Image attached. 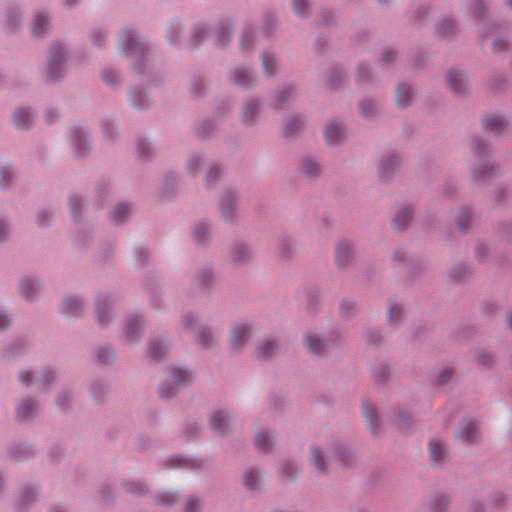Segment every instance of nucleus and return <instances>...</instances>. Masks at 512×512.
I'll return each mask as SVG.
<instances>
[{"label":"nucleus","instance_id":"20e7f679","mask_svg":"<svg viewBox=\"0 0 512 512\" xmlns=\"http://www.w3.org/2000/svg\"><path fill=\"white\" fill-rule=\"evenodd\" d=\"M121 301V296L115 292L99 293L94 302V318L101 328H107L114 320L115 306Z\"/></svg>","mask_w":512,"mask_h":512},{"label":"nucleus","instance_id":"aec40b11","mask_svg":"<svg viewBox=\"0 0 512 512\" xmlns=\"http://www.w3.org/2000/svg\"><path fill=\"white\" fill-rule=\"evenodd\" d=\"M212 224L206 219L195 222L191 228L192 241L198 248H206L211 242Z\"/></svg>","mask_w":512,"mask_h":512},{"label":"nucleus","instance_id":"bf43d9fd","mask_svg":"<svg viewBox=\"0 0 512 512\" xmlns=\"http://www.w3.org/2000/svg\"><path fill=\"white\" fill-rule=\"evenodd\" d=\"M359 306L352 298H345L341 301L339 311L343 318L349 319L357 314Z\"/></svg>","mask_w":512,"mask_h":512},{"label":"nucleus","instance_id":"4be33fe9","mask_svg":"<svg viewBox=\"0 0 512 512\" xmlns=\"http://www.w3.org/2000/svg\"><path fill=\"white\" fill-rule=\"evenodd\" d=\"M38 413V403L31 397H23L15 404V417L24 423L33 419Z\"/></svg>","mask_w":512,"mask_h":512},{"label":"nucleus","instance_id":"1a4fd4ad","mask_svg":"<svg viewBox=\"0 0 512 512\" xmlns=\"http://www.w3.org/2000/svg\"><path fill=\"white\" fill-rule=\"evenodd\" d=\"M16 291L25 302L35 303L44 292L43 280L35 273L22 275L17 280Z\"/></svg>","mask_w":512,"mask_h":512},{"label":"nucleus","instance_id":"6e6552de","mask_svg":"<svg viewBox=\"0 0 512 512\" xmlns=\"http://www.w3.org/2000/svg\"><path fill=\"white\" fill-rule=\"evenodd\" d=\"M325 457L332 459L333 457L339 459L343 464H349L351 461L352 454L350 450L342 443L336 442L329 451L324 452L318 447H311L310 449V461L312 465L320 471H325Z\"/></svg>","mask_w":512,"mask_h":512},{"label":"nucleus","instance_id":"393cba45","mask_svg":"<svg viewBox=\"0 0 512 512\" xmlns=\"http://www.w3.org/2000/svg\"><path fill=\"white\" fill-rule=\"evenodd\" d=\"M170 345L171 343L167 335L152 337L148 343L147 357L152 361L160 360L169 351Z\"/></svg>","mask_w":512,"mask_h":512},{"label":"nucleus","instance_id":"6ab92c4d","mask_svg":"<svg viewBox=\"0 0 512 512\" xmlns=\"http://www.w3.org/2000/svg\"><path fill=\"white\" fill-rule=\"evenodd\" d=\"M346 134L347 130L345 124L337 119L329 120L323 131L324 141L330 146L339 144L345 139Z\"/></svg>","mask_w":512,"mask_h":512},{"label":"nucleus","instance_id":"c9c22d12","mask_svg":"<svg viewBox=\"0 0 512 512\" xmlns=\"http://www.w3.org/2000/svg\"><path fill=\"white\" fill-rule=\"evenodd\" d=\"M257 45V36L255 30L246 26L239 39V49L243 54L251 53Z\"/></svg>","mask_w":512,"mask_h":512},{"label":"nucleus","instance_id":"13d9d810","mask_svg":"<svg viewBox=\"0 0 512 512\" xmlns=\"http://www.w3.org/2000/svg\"><path fill=\"white\" fill-rule=\"evenodd\" d=\"M12 235V223L10 217L0 213V245L7 243Z\"/></svg>","mask_w":512,"mask_h":512},{"label":"nucleus","instance_id":"2f4dec72","mask_svg":"<svg viewBox=\"0 0 512 512\" xmlns=\"http://www.w3.org/2000/svg\"><path fill=\"white\" fill-rule=\"evenodd\" d=\"M165 465L169 468L198 469L202 461L194 457L173 455L166 460Z\"/></svg>","mask_w":512,"mask_h":512},{"label":"nucleus","instance_id":"864d4df0","mask_svg":"<svg viewBox=\"0 0 512 512\" xmlns=\"http://www.w3.org/2000/svg\"><path fill=\"white\" fill-rule=\"evenodd\" d=\"M68 205L71 217L74 221H77L85 207V201L83 197L78 194H72L69 197Z\"/></svg>","mask_w":512,"mask_h":512},{"label":"nucleus","instance_id":"37998d69","mask_svg":"<svg viewBox=\"0 0 512 512\" xmlns=\"http://www.w3.org/2000/svg\"><path fill=\"white\" fill-rule=\"evenodd\" d=\"M263 472L259 468H250L243 475V483L249 490H257L261 487Z\"/></svg>","mask_w":512,"mask_h":512},{"label":"nucleus","instance_id":"c85d7f7f","mask_svg":"<svg viewBox=\"0 0 512 512\" xmlns=\"http://www.w3.org/2000/svg\"><path fill=\"white\" fill-rule=\"evenodd\" d=\"M455 436L465 443H474L478 438V429L471 419L462 420L455 432Z\"/></svg>","mask_w":512,"mask_h":512},{"label":"nucleus","instance_id":"a211bd4d","mask_svg":"<svg viewBox=\"0 0 512 512\" xmlns=\"http://www.w3.org/2000/svg\"><path fill=\"white\" fill-rule=\"evenodd\" d=\"M237 200V194L230 190L224 191L221 195L218 204V213L224 222L230 223L236 218Z\"/></svg>","mask_w":512,"mask_h":512},{"label":"nucleus","instance_id":"f8f14e48","mask_svg":"<svg viewBox=\"0 0 512 512\" xmlns=\"http://www.w3.org/2000/svg\"><path fill=\"white\" fill-rule=\"evenodd\" d=\"M208 427L217 436H225L232 430V418L225 408H215L208 414Z\"/></svg>","mask_w":512,"mask_h":512},{"label":"nucleus","instance_id":"b1692460","mask_svg":"<svg viewBox=\"0 0 512 512\" xmlns=\"http://www.w3.org/2000/svg\"><path fill=\"white\" fill-rule=\"evenodd\" d=\"M401 159L396 154H385L383 155L377 165L379 177L383 181L390 180L400 166Z\"/></svg>","mask_w":512,"mask_h":512},{"label":"nucleus","instance_id":"603ef678","mask_svg":"<svg viewBox=\"0 0 512 512\" xmlns=\"http://www.w3.org/2000/svg\"><path fill=\"white\" fill-rule=\"evenodd\" d=\"M196 281L204 286L210 287L214 282V270L210 265H204L198 269L195 275Z\"/></svg>","mask_w":512,"mask_h":512},{"label":"nucleus","instance_id":"de8ad7c7","mask_svg":"<svg viewBox=\"0 0 512 512\" xmlns=\"http://www.w3.org/2000/svg\"><path fill=\"white\" fill-rule=\"evenodd\" d=\"M132 211L133 207L129 202H119L111 212V219L115 223H123L131 215Z\"/></svg>","mask_w":512,"mask_h":512},{"label":"nucleus","instance_id":"3c124183","mask_svg":"<svg viewBox=\"0 0 512 512\" xmlns=\"http://www.w3.org/2000/svg\"><path fill=\"white\" fill-rule=\"evenodd\" d=\"M458 32L454 21L450 18L440 20L436 25V33L443 38H450Z\"/></svg>","mask_w":512,"mask_h":512},{"label":"nucleus","instance_id":"9b49d317","mask_svg":"<svg viewBox=\"0 0 512 512\" xmlns=\"http://www.w3.org/2000/svg\"><path fill=\"white\" fill-rule=\"evenodd\" d=\"M253 331V322L248 319L235 321L229 331L228 344L231 350H241L250 340Z\"/></svg>","mask_w":512,"mask_h":512},{"label":"nucleus","instance_id":"7c9ffc66","mask_svg":"<svg viewBox=\"0 0 512 512\" xmlns=\"http://www.w3.org/2000/svg\"><path fill=\"white\" fill-rule=\"evenodd\" d=\"M17 178V173L11 162L0 160V190L10 189Z\"/></svg>","mask_w":512,"mask_h":512},{"label":"nucleus","instance_id":"338daca9","mask_svg":"<svg viewBox=\"0 0 512 512\" xmlns=\"http://www.w3.org/2000/svg\"><path fill=\"white\" fill-rule=\"evenodd\" d=\"M30 346L26 338H17L6 350V356H15L23 353Z\"/></svg>","mask_w":512,"mask_h":512},{"label":"nucleus","instance_id":"4c0bfd02","mask_svg":"<svg viewBox=\"0 0 512 512\" xmlns=\"http://www.w3.org/2000/svg\"><path fill=\"white\" fill-rule=\"evenodd\" d=\"M128 101L136 109H145L150 105L148 93L140 87H133L129 90Z\"/></svg>","mask_w":512,"mask_h":512},{"label":"nucleus","instance_id":"423d86ee","mask_svg":"<svg viewBox=\"0 0 512 512\" xmlns=\"http://www.w3.org/2000/svg\"><path fill=\"white\" fill-rule=\"evenodd\" d=\"M263 103L260 98L248 96L240 104L238 120L244 128L257 127L262 119Z\"/></svg>","mask_w":512,"mask_h":512},{"label":"nucleus","instance_id":"bb28decb","mask_svg":"<svg viewBox=\"0 0 512 512\" xmlns=\"http://www.w3.org/2000/svg\"><path fill=\"white\" fill-rule=\"evenodd\" d=\"M254 251L245 242H236L229 251L230 260L238 265L245 264L252 259Z\"/></svg>","mask_w":512,"mask_h":512},{"label":"nucleus","instance_id":"5fc2aeb1","mask_svg":"<svg viewBox=\"0 0 512 512\" xmlns=\"http://www.w3.org/2000/svg\"><path fill=\"white\" fill-rule=\"evenodd\" d=\"M395 424L398 429L405 431L412 423V416L410 411L406 407H399L395 412Z\"/></svg>","mask_w":512,"mask_h":512},{"label":"nucleus","instance_id":"c756f323","mask_svg":"<svg viewBox=\"0 0 512 512\" xmlns=\"http://www.w3.org/2000/svg\"><path fill=\"white\" fill-rule=\"evenodd\" d=\"M207 160V155L204 151H192L188 154L185 160V171L191 176H196L204 163Z\"/></svg>","mask_w":512,"mask_h":512},{"label":"nucleus","instance_id":"ea45409f","mask_svg":"<svg viewBox=\"0 0 512 512\" xmlns=\"http://www.w3.org/2000/svg\"><path fill=\"white\" fill-rule=\"evenodd\" d=\"M482 124L486 131L498 134L506 128L508 122L502 115L490 114L483 118Z\"/></svg>","mask_w":512,"mask_h":512},{"label":"nucleus","instance_id":"0e129e2a","mask_svg":"<svg viewBox=\"0 0 512 512\" xmlns=\"http://www.w3.org/2000/svg\"><path fill=\"white\" fill-rule=\"evenodd\" d=\"M277 349L278 344L276 340L265 339L258 345L257 351L260 356L268 358L271 357L276 352Z\"/></svg>","mask_w":512,"mask_h":512},{"label":"nucleus","instance_id":"8fccbe9b","mask_svg":"<svg viewBox=\"0 0 512 512\" xmlns=\"http://www.w3.org/2000/svg\"><path fill=\"white\" fill-rule=\"evenodd\" d=\"M299 471L298 465L291 460H283L278 465V474L283 480L294 479Z\"/></svg>","mask_w":512,"mask_h":512},{"label":"nucleus","instance_id":"ddd939ff","mask_svg":"<svg viewBox=\"0 0 512 512\" xmlns=\"http://www.w3.org/2000/svg\"><path fill=\"white\" fill-rule=\"evenodd\" d=\"M473 151L478 159V166L472 168V176L475 180L481 181L493 171V165L486 159L485 144L481 140L477 139L474 141Z\"/></svg>","mask_w":512,"mask_h":512},{"label":"nucleus","instance_id":"cd10ccee","mask_svg":"<svg viewBox=\"0 0 512 512\" xmlns=\"http://www.w3.org/2000/svg\"><path fill=\"white\" fill-rule=\"evenodd\" d=\"M22 10L19 6H10L5 10L3 29L7 33L17 31L22 24Z\"/></svg>","mask_w":512,"mask_h":512},{"label":"nucleus","instance_id":"5701e85b","mask_svg":"<svg viewBox=\"0 0 512 512\" xmlns=\"http://www.w3.org/2000/svg\"><path fill=\"white\" fill-rule=\"evenodd\" d=\"M35 114L29 106H18L11 114V122L17 130H28L33 126Z\"/></svg>","mask_w":512,"mask_h":512},{"label":"nucleus","instance_id":"f3484780","mask_svg":"<svg viewBox=\"0 0 512 512\" xmlns=\"http://www.w3.org/2000/svg\"><path fill=\"white\" fill-rule=\"evenodd\" d=\"M68 141L76 156H84L90 149L88 133L82 127H71L68 133Z\"/></svg>","mask_w":512,"mask_h":512},{"label":"nucleus","instance_id":"69168bd1","mask_svg":"<svg viewBox=\"0 0 512 512\" xmlns=\"http://www.w3.org/2000/svg\"><path fill=\"white\" fill-rule=\"evenodd\" d=\"M96 360L101 364H110L115 359V353L109 346H101L95 350Z\"/></svg>","mask_w":512,"mask_h":512},{"label":"nucleus","instance_id":"e2e57ef3","mask_svg":"<svg viewBox=\"0 0 512 512\" xmlns=\"http://www.w3.org/2000/svg\"><path fill=\"white\" fill-rule=\"evenodd\" d=\"M302 170L307 176H316L321 171V165L313 157H304L302 160Z\"/></svg>","mask_w":512,"mask_h":512},{"label":"nucleus","instance_id":"412c9836","mask_svg":"<svg viewBox=\"0 0 512 512\" xmlns=\"http://www.w3.org/2000/svg\"><path fill=\"white\" fill-rule=\"evenodd\" d=\"M446 83L449 89L456 95H464L468 91V79L462 69H449L446 74Z\"/></svg>","mask_w":512,"mask_h":512},{"label":"nucleus","instance_id":"7ed1b4c3","mask_svg":"<svg viewBox=\"0 0 512 512\" xmlns=\"http://www.w3.org/2000/svg\"><path fill=\"white\" fill-rule=\"evenodd\" d=\"M70 58V50L66 43L54 41L51 43L47 62L42 70L43 77L49 82H56L65 76L66 64Z\"/></svg>","mask_w":512,"mask_h":512},{"label":"nucleus","instance_id":"f03ea898","mask_svg":"<svg viewBox=\"0 0 512 512\" xmlns=\"http://www.w3.org/2000/svg\"><path fill=\"white\" fill-rule=\"evenodd\" d=\"M168 375L160 383L158 394L162 399L174 397L180 390L189 386L194 378V370L183 364H172L167 367Z\"/></svg>","mask_w":512,"mask_h":512},{"label":"nucleus","instance_id":"0eeeda50","mask_svg":"<svg viewBox=\"0 0 512 512\" xmlns=\"http://www.w3.org/2000/svg\"><path fill=\"white\" fill-rule=\"evenodd\" d=\"M226 78L229 84L244 91L251 90L258 84L256 71L252 66L244 63L230 68L226 73Z\"/></svg>","mask_w":512,"mask_h":512},{"label":"nucleus","instance_id":"9d476101","mask_svg":"<svg viewBox=\"0 0 512 512\" xmlns=\"http://www.w3.org/2000/svg\"><path fill=\"white\" fill-rule=\"evenodd\" d=\"M145 319L141 312H133L126 316L122 340L127 345H136L142 338Z\"/></svg>","mask_w":512,"mask_h":512},{"label":"nucleus","instance_id":"a19ab883","mask_svg":"<svg viewBox=\"0 0 512 512\" xmlns=\"http://www.w3.org/2000/svg\"><path fill=\"white\" fill-rule=\"evenodd\" d=\"M217 339V335L207 326L199 327L198 331L195 333L196 343L204 349L215 346Z\"/></svg>","mask_w":512,"mask_h":512},{"label":"nucleus","instance_id":"c03bdc74","mask_svg":"<svg viewBox=\"0 0 512 512\" xmlns=\"http://www.w3.org/2000/svg\"><path fill=\"white\" fill-rule=\"evenodd\" d=\"M38 496V486L36 484L24 486L17 500V506L19 509H23L33 503Z\"/></svg>","mask_w":512,"mask_h":512},{"label":"nucleus","instance_id":"473e14b6","mask_svg":"<svg viewBox=\"0 0 512 512\" xmlns=\"http://www.w3.org/2000/svg\"><path fill=\"white\" fill-rule=\"evenodd\" d=\"M414 97V89L413 87L408 83H400L396 90L394 95V102L397 107L399 108H406L408 107Z\"/></svg>","mask_w":512,"mask_h":512},{"label":"nucleus","instance_id":"72a5a7b5","mask_svg":"<svg viewBox=\"0 0 512 512\" xmlns=\"http://www.w3.org/2000/svg\"><path fill=\"white\" fill-rule=\"evenodd\" d=\"M328 344V339L320 337L315 332H307L303 338L304 347L314 354H320Z\"/></svg>","mask_w":512,"mask_h":512},{"label":"nucleus","instance_id":"774afa93","mask_svg":"<svg viewBox=\"0 0 512 512\" xmlns=\"http://www.w3.org/2000/svg\"><path fill=\"white\" fill-rule=\"evenodd\" d=\"M358 110L362 117L370 118L377 111V103L372 99H363L359 102Z\"/></svg>","mask_w":512,"mask_h":512},{"label":"nucleus","instance_id":"e433bc0d","mask_svg":"<svg viewBox=\"0 0 512 512\" xmlns=\"http://www.w3.org/2000/svg\"><path fill=\"white\" fill-rule=\"evenodd\" d=\"M260 60H261L262 73L266 77H273L277 74L278 60L272 51H270V50L263 51L260 55Z\"/></svg>","mask_w":512,"mask_h":512},{"label":"nucleus","instance_id":"a18cd8bd","mask_svg":"<svg viewBox=\"0 0 512 512\" xmlns=\"http://www.w3.org/2000/svg\"><path fill=\"white\" fill-rule=\"evenodd\" d=\"M413 210L410 206L403 205L399 207L397 212L395 213L392 225L394 229L396 230H402L404 229L407 224L409 223L411 216H412Z\"/></svg>","mask_w":512,"mask_h":512},{"label":"nucleus","instance_id":"2eb2a0df","mask_svg":"<svg viewBox=\"0 0 512 512\" xmlns=\"http://www.w3.org/2000/svg\"><path fill=\"white\" fill-rule=\"evenodd\" d=\"M51 29V13L47 8H39L34 11L30 25V33L33 38L45 37Z\"/></svg>","mask_w":512,"mask_h":512},{"label":"nucleus","instance_id":"4d7b16f0","mask_svg":"<svg viewBox=\"0 0 512 512\" xmlns=\"http://www.w3.org/2000/svg\"><path fill=\"white\" fill-rule=\"evenodd\" d=\"M100 77L102 82L109 87H116L121 82L120 73L111 67L102 69Z\"/></svg>","mask_w":512,"mask_h":512},{"label":"nucleus","instance_id":"39448f33","mask_svg":"<svg viewBox=\"0 0 512 512\" xmlns=\"http://www.w3.org/2000/svg\"><path fill=\"white\" fill-rule=\"evenodd\" d=\"M233 25L229 21L219 22L212 28L204 23L196 24L193 28L192 37L195 41L203 40L208 34H211L213 41L217 46H226L231 39Z\"/></svg>","mask_w":512,"mask_h":512},{"label":"nucleus","instance_id":"a878e982","mask_svg":"<svg viewBox=\"0 0 512 512\" xmlns=\"http://www.w3.org/2000/svg\"><path fill=\"white\" fill-rule=\"evenodd\" d=\"M276 442L275 431L271 428H259L253 438L254 447L263 453L271 451Z\"/></svg>","mask_w":512,"mask_h":512},{"label":"nucleus","instance_id":"052dcab7","mask_svg":"<svg viewBox=\"0 0 512 512\" xmlns=\"http://www.w3.org/2000/svg\"><path fill=\"white\" fill-rule=\"evenodd\" d=\"M404 311L401 304L396 302L389 303L387 319L390 325L396 326L403 319Z\"/></svg>","mask_w":512,"mask_h":512},{"label":"nucleus","instance_id":"f257e3e1","mask_svg":"<svg viewBox=\"0 0 512 512\" xmlns=\"http://www.w3.org/2000/svg\"><path fill=\"white\" fill-rule=\"evenodd\" d=\"M117 48L120 54L130 60L135 71L144 72L148 62V44L134 28L126 27L119 32Z\"/></svg>","mask_w":512,"mask_h":512},{"label":"nucleus","instance_id":"680f3d73","mask_svg":"<svg viewBox=\"0 0 512 512\" xmlns=\"http://www.w3.org/2000/svg\"><path fill=\"white\" fill-rule=\"evenodd\" d=\"M429 454L433 461H440L446 454V449L440 439H433L429 443Z\"/></svg>","mask_w":512,"mask_h":512},{"label":"nucleus","instance_id":"09e8293b","mask_svg":"<svg viewBox=\"0 0 512 512\" xmlns=\"http://www.w3.org/2000/svg\"><path fill=\"white\" fill-rule=\"evenodd\" d=\"M153 147L150 141L144 137H138L136 140V155L141 161H148L153 157Z\"/></svg>","mask_w":512,"mask_h":512},{"label":"nucleus","instance_id":"6e6d98bb","mask_svg":"<svg viewBox=\"0 0 512 512\" xmlns=\"http://www.w3.org/2000/svg\"><path fill=\"white\" fill-rule=\"evenodd\" d=\"M57 379L56 370L51 367H46L42 370L36 378V384L39 388H47Z\"/></svg>","mask_w":512,"mask_h":512},{"label":"nucleus","instance_id":"4468645a","mask_svg":"<svg viewBox=\"0 0 512 512\" xmlns=\"http://www.w3.org/2000/svg\"><path fill=\"white\" fill-rule=\"evenodd\" d=\"M355 246L349 239H340L334 249V260L337 268L345 269L350 266L355 259Z\"/></svg>","mask_w":512,"mask_h":512},{"label":"nucleus","instance_id":"f704fd0d","mask_svg":"<svg viewBox=\"0 0 512 512\" xmlns=\"http://www.w3.org/2000/svg\"><path fill=\"white\" fill-rule=\"evenodd\" d=\"M202 316L200 312L195 310H189L184 312L180 317V326L182 329L190 330L194 334L198 331L202 325Z\"/></svg>","mask_w":512,"mask_h":512},{"label":"nucleus","instance_id":"dca6fc26","mask_svg":"<svg viewBox=\"0 0 512 512\" xmlns=\"http://www.w3.org/2000/svg\"><path fill=\"white\" fill-rule=\"evenodd\" d=\"M58 310L67 317H80L85 311V300L81 295L67 294L61 299Z\"/></svg>","mask_w":512,"mask_h":512},{"label":"nucleus","instance_id":"49530a36","mask_svg":"<svg viewBox=\"0 0 512 512\" xmlns=\"http://www.w3.org/2000/svg\"><path fill=\"white\" fill-rule=\"evenodd\" d=\"M306 123V117L302 114L293 115L287 118L283 123V132L290 136L301 130Z\"/></svg>","mask_w":512,"mask_h":512},{"label":"nucleus","instance_id":"58836bf2","mask_svg":"<svg viewBox=\"0 0 512 512\" xmlns=\"http://www.w3.org/2000/svg\"><path fill=\"white\" fill-rule=\"evenodd\" d=\"M294 88L291 85H283L274 90L270 96L272 107L280 109L291 98Z\"/></svg>","mask_w":512,"mask_h":512},{"label":"nucleus","instance_id":"79ce46f5","mask_svg":"<svg viewBox=\"0 0 512 512\" xmlns=\"http://www.w3.org/2000/svg\"><path fill=\"white\" fill-rule=\"evenodd\" d=\"M362 415L368 429L375 433L378 428V415L374 404L365 401L362 405Z\"/></svg>","mask_w":512,"mask_h":512}]
</instances>
